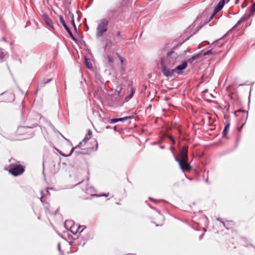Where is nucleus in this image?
Here are the masks:
<instances>
[{
	"label": "nucleus",
	"instance_id": "1",
	"mask_svg": "<svg viewBox=\"0 0 255 255\" xmlns=\"http://www.w3.org/2000/svg\"><path fill=\"white\" fill-rule=\"evenodd\" d=\"M170 43H166L164 45L162 50L166 52V55L160 58V62L167 64L169 67H173L179 60L180 56L185 54L187 50H185L183 52H179L178 50L179 46H176L168 51L170 48Z\"/></svg>",
	"mask_w": 255,
	"mask_h": 255
},
{
	"label": "nucleus",
	"instance_id": "2",
	"mask_svg": "<svg viewBox=\"0 0 255 255\" xmlns=\"http://www.w3.org/2000/svg\"><path fill=\"white\" fill-rule=\"evenodd\" d=\"M116 92L117 93V95L116 94L111 97V102L110 106L114 108H117L123 106L125 102V100H128L131 98L133 94V91L132 90L130 94L125 97L123 96V93L122 88H120L119 90L116 89Z\"/></svg>",
	"mask_w": 255,
	"mask_h": 255
},
{
	"label": "nucleus",
	"instance_id": "3",
	"mask_svg": "<svg viewBox=\"0 0 255 255\" xmlns=\"http://www.w3.org/2000/svg\"><path fill=\"white\" fill-rule=\"evenodd\" d=\"M4 170L14 177H17L21 175L25 171V167L19 163H12L9 164Z\"/></svg>",
	"mask_w": 255,
	"mask_h": 255
},
{
	"label": "nucleus",
	"instance_id": "4",
	"mask_svg": "<svg viewBox=\"0 0 255 255\" xmlns=\"http://www.w3.org/2000/svg\"><path fill=\"white\" fill-rule=\"evenodd\" d=\"M109 21L106 18L101 19L98 23L96 28V36L100 37L103 36L104 33L108 29Z\"/></svg>",
	"mask_w": 255,
	"mask_h": 255
},
{
	"label": "nucleus",
	"instance_id": "5",
	"mask_svg": "<svg viewBox=\"0 0 255 255\" xmlns=\"http://www.w3.org/2000/svg\"><path fill=\"white\" fill-rule=\"evenodd\" d=\"M40 118V114L39 113H28L26 119V123L27 128H32L36 126L38 123V118Z\"/></svg>",
	"mask_w": 255,
	"mask_h": 255
},
{
	"label": "nucleus",
	"instance_id": "6",
	"mask_svg": "<svg viewBox=\"0 0 255 255\" xmlns=\"http://www.w3.org/2000/svg\"><path fill=\"white\" fill-rule=\"evenodd\" d=\"M162 74L166 77H171L174 73V69H171L172 67H169L167 64L160 62Z\"/></svg>",
	"mask_w": 255,
	"mask_h": 255
},
{
	"label": "nucleus",
	"instance_id": "7",
	"mask_svg": "<svg viewBox=\"0 0 255 255\" xmlns=\"http://www.w3.org/2000/svg\"><path fill=\"white\" fill-rule=\"evenodd\" d=\"M188 149L187 146H183L179 151L178 156L180 158L182 159L183 162H187L188 160Z\"/></svg>",
	"mask_w": 255,
	"mask_h": 255
},
{
	"label": "nucleus",
	"instance_id": "8",
	"mask_svg": "<svg viewBox=\"0 0 255 255\" xmlns=\"http://www.w3.org/2000/svg\"><path fill=\"white\" fill-rule=\"evenodd\" d=\"M59 21L62 23V25L63 26L64 29L66 30V31L69 34L70 37L74 41H76V38L73 35L72 31L70 29V28L68 27V26L67 25L63 17L62 16L60 15L59 16Z\"/></svg>",
	"mask_w": 255,
	"mask_h": 255
},
{
	"label": "nucleus",
	"instance_id": "9",
	"mask_svg": "<svg viewBox=\"0 0 255 255\" xmlns=\"http://www.w3.org/2000/svg\"><path fill=\"white\" fill-rule=\"evenodd\" d=\"M187 66V62L184 61L181 64L177 66L174 69V72L178 75H181L183 73V70L185 69Z\"/></svg>",
	"mask_w": 255,
	"mask_h": 255
},
{
	"label": "nucleus",
	"instance_id": "10",
	"mask_svg": "<svg viewBox=\"0 0 255 255\" xmlns=\"http://www.w3.org/2000/svg\"><path fill=\"white\" fill-rule=\"evenodd\" d=\"M49 189H52V188H47L44 190H41V198L40 200L42 203H43V200H44L47 197L50 195Z\"/></svg>",
	"mask_w": 255,
	"mask_h": 255
},
{
	"label": "nucleus",
	"instance_id": "11",
	"mask_svg": "<svg viewBox=\"0 0 255 255\" xmlns=\"http://www.w3.org/2000/svg\"><path fill=\"white\" fill-rule=\"evenodd\" d=\"M42 17L46 24L50 27L54 29L53 22L48 15L47 14H43L42 15Z\"/></svg>",
	"mask_w": 255,
	"mask_h": 255
},
{
	"label": "nucleus",
	"instance_id": "12",
	"mask_svg": "<svg viewBox=\"0 0 255 255\" xmlns=\"http://www.w3.org/2000/svg\"><path fill=\"white\" fill-rule=\"evenodd\" d=\"M180 168L182 170V171H189L192 169L191 165L188 162V160L187 161V162H183L182 163V166H180Z\"/></svg>",
	"mask_w": 255,
	"mask_h": 255
},
{
	"label": "nucleus",
	"instance_id": "13",
	"mask_svg": "<svg viewBox=\"0 0 255 255\" xmlns=\"http://www.w3.org/2000/svg\"><path fill=\"white\" fill-rule=\"evenodd\" d=\"M89 239L90 238L89 237L81 238L80 237H78L77 239H75L74 240L76 241L78 245H81L83 247L85 245L87 240Z\"/></svg>",
	"mask_w": 255,
	"mask_h": 255
},
{
	"label": "nucleus",
	"instance_id": "14",
	"mask_svg": "<svg viewBox=\"0 0 255 255\" xmlns=\"http://www.w3.org/2000/svg\"><path fill=\"white\" fill-rule=\"evenodd\" d=\"M80 147H79V145H76L75 147L71 148V153H72L73 152H75L78 154H87V152H85L83 149H80Z\"/></svg>",
	"mask_w": 255,
	"mask_h": 255
},
{
	"label": "nucleus",
	"instance_id": "15",
	"mask_svg": "<svg viewBox=\"0 0 255 255\" xmlns=\"http://www.w3.org/2000/svg\"><path fill=\"white\" fill-rule=\"evenodd\" d=\"M82 190L84 192H87V193H93L95 192V190L94 188V187L92 186H89L88 184H87V186L85 188H82Z\"/></svg>",
	"mask_w": 255,
	"mask_h": 255
},
{
	"label": "nucleus",
	"instance_id": "16",
	"mask_svg": "<svg viewBox=\"0 0 255 255\" xmlns=\"http://www.w3.org/2000/svg\"><path fill=\"white\" fill-rule=\"evenodd\" d=\"M230 126V124L228 123L226 124L224 128L223 132H222V137L224 138H228L227 136V133L229 131V128Z\"/></svg>",
	"mask_w": 255,
	"mask_h": 255
},
{
	"label": "nucleus",
	"instance_id": "17",
	"mask_svg": "<svg viewBox=\"0 0 255 255\" xmlns=\"http://www.w3.org/2000/svg\"><path fill=\"white\" fill-rule=\"evenodd\" d=\"M217 220L220 221L222 224L224 226V227L226 228V229L227 230H229L230 228L228 227V226L230 225H233L234 224V222L233 221H227L226 223L223 222V221H222L219 218H218L217 219Z\"/></svg>",
	"mask_w": 255,
	"mask_h": 255
},
{
	"label": "nucleus",
	"instance_id": "18",
	"mask_svg": "<svg viewBox=\"0 0 255 255\" xmlns=\"http://www.w3.org/2000/svg\"><path fill=\"white\" fill-rule=\"evenodd\" d=\"M221 10V9H220V8H219L218 6H216L215 7V8H214V12L210 14V15L209 16V18L207 22H209L214 17V16L215 15V14L216 13H217Z\"/></svg>",
	"mask_w": 255,
	"mask_h": 255
},
{
	"label": "nucleus",
	"instance_id": "19",
	"mask_svg": "<svg viewBox=\"0 0 255 255\" xmlns=\"http://www.w3.org/2000/svg\"><path fill=\"white\" fill-rule=\"evenodd\" d=\"M84 63L87 68L89 69H91L93 68V65L91 63L90 59L86 56L84 58Z\"/></svg>",
	"mask_w": 255,
	"mask_h": 255
},
{
	"label": "nucleus",
	"instance_id": "20",
	"mask_svg": "<svg viewBox=\"0 0 255 255\" xmlns=\"http://www.w3.org/2000/svg\"><path fill=\"white\" fill-rule=\"evenodd\" d=\"M7 58L6 53L3 51V49H0V62L5 60Z\"/></svg>",
	"mask_w": 255,
	"mask_h": 255
},
{
	"label": "nucleus",
	"instance_id": "21",
	"mask_svg": "<svg viewBox=\"0 0 255 255\" xmlns=\"http://www.w3.org/2000/svg\"><path fill=\"white\" fill-rule=\"evenodd\" d=\"M50 122V121L47 120L44 117H42L40 114V118H38V123L40 124V127L42 126V124H45L48 125V123Z\"/></svg>",
	"mask_w": 255,
	"mask_h": 255
},
{
	"label": "nucleus",
	"instance_id": "22",
	"mask_svg": "<svg viewBox=\"0 0 255 255\" xmlns=\"http://www.w3.org/2000/svg\"><path fill=\"white\" fill-rule=\"evenodd\" d=\"M102 93V87L98 88L97 90H95L94 93V96L97 99H99L101 98V95Z\"/></svg>",
	"mask_w": 255,
	"mask_h": 255
},
{
	"label": "nucleus",
	"instance_id": "23",
	"mask_svg": "<svg viewBox=\"0 0 255 255\" xmlns=\"http://www.w3.org/2000/svg\"><path fill=\"white\" fill-rule=\"evenodd\" d=\"M205 113L207 114V115L202 119L201 121L203 122V124H204L206 123V122L208 121V122H209V124L211 125L210 120H211V118L210 116H209V115L211 113Z\"/></svg>",
	"mask_w": 255,
	"mask_h": 255
},
{
	"label": "nucleus",
	"instance_id": "24",
	"mask_svg": "<svg viewBox=\"0 0 255 255\" xmlns=\"http://www.w3.org/2000/svg\"><path fill=\"white\" fill-rule=\"evenodd\" d=\"M133 118H134V117L133 116H126V117H125L123 118H118V122H121L124 123V122H126V121H127L128 120L133 119Z\"/></svg>",
	"mask_w": 255,
	"mask_h": 255
},
{
	"label": "nucleus",
	"instance_id": "25",
	"mask_svg": "<svg viewBox=\"0 0 255 255\" xmlns=\"http://www.w3.org/2000/svg\"><path fill=\"white\" fill-rule=\"evenodd\" d=\"M211 13L210 8H206L202 13L201 17V18H204L205 17H208L209 14Z\"/></svg>",
	"mask_w": 255,
	"mask_h": 255
},
{
	"label": "nucleus",
	"instance_id": "26",
	"mask_svg": "<svg viewBox=\"0 0 255 255\" xmlns=\"http://www.w3.org/2000/svg\"><path fill=\"white\" fill-rule=\"evenodd\" d=\"M52 79L50 78V79L47 80V81H40V82H39V83L38 84V87H39V88L43 87L44 86V85L45 84H48L50 82H51L52 81Z\"/></svg>",
	"mask_w": 255,
	"mask_h": 255
},
{
	"label": "nucleus",
	"instance_id": "27",
	"mask_svg": "<svg viewBox=\"0 0 255 255\" xmlns=\"http://www.w3.org/2000/svg\"><path fill=\"white\" fill-rule=\"evenodd\" d=\"M247 18V16L246 15H244L243 16L241 19L238 21V22L236 23V24H235L233 27L232 28V29H234L235 28V27H236L237 26L239 25L240 24H241V23H242L244 21H245L246 19Z\"/></svg>",
	"mask_w": 255,
	"mask_h": 255
},
{
	"label": "nucleus",
	"instance_id": "28",
	"mask_svg": "<svg viewBox=\"0 0 255 255\" xmlns=\"http://www.w3.org/2000/svg\"><path fill=\"white\" fill-rule=\"evenodd\" d=\"M200 55L199 54L193 55L191 58L188 59V62H189L190 63H192L194 61L200 57Z\"/></svg>",
	"mask_w": 255,
	"mask_h": 255
},
{
	"label": "nucleus",
	"instance_id": "29",
	"mask_svg": "<svg viewBox=\"0 0 255 255\" xmlns=\"http://www.w3.org/2000/svg\"><path fill=\"white\" fill-rule=\"evenodd\" d=\"M225 3V0H221L217 4V6L222 9L223 8Z\"/></svg>",
	"mask_w": 255,
	"mask_h": 255
},
{
	"label": "nucleus",
	"instance_id": "30",
	"mask_svg": "<svg viewBox=\"0 0 255 255\" xmlns=\"http://www.w3.org/2000/svg\"><path fill=\"white\" fill-rule=\"evenodd\" d=\"M85 229H86L85 226H79V227L77 229L76 233H79V234H80L82 232H83V231Z\"/></svg>",
	"mask_w": 255,
	"mask_h": 255
},
{
	"label": "nucleus",
	"instance_id": "31",
	"mask_svg": "<svg viewBox=\"0 0 255 255\" xmlns=\"http://www.w3.org/2000/svg\"><path fill=\"white\" fill-rule=\"evenodd\" d=\"M174 159L176 161H177L178 163L179 166H182V163L183 162L182 159H181V158H179L178 157H177V156H176L175 155H174Z\"/></svg>",
	"mask_w": 255,
	"mask_h": 255
},
{
	"label": "nucleus",
	"instance_id": "32",
	"mask_svg": "<svg viewBox=\"0 0 255 255\" xmlns=\"http://www.w3.org/2000/svg\"><path fill=\"white\" fill-rule=\"evenodd\" d=\"M231 105L229 102H225V105L224 106V108H222V109L226 110V111H228L230 109Z\"/></svg>",
	"mask_w": 255,
	"mask_h": 255
},
{
	"label": "nucleus",
	"instance_id": "33",
	"mask_svg": "<svg viewBox=\"0 0 255 255\" xmlns=\"http://www.w3.org/2000/svg\"><path fill=\"white\" fill-rule=\"evenodd\" d=\"M118 122V118H113L108 121V123L110 124H115Z\"/></svg>",
	"mask_w": 255,
	"mask_h": 255
},
{
	"label": "nucleus",
	"instance_id": "34",
	"mask_svg": "<svg viewBox=\"0 0 255 255\" xmlns=\"http://www.w3.org/2000/svg\"><path fill=\"white\" fill-rule=\"evenodd\" d=\"M71 23H72V25H73L75 30L76 31H77V28H76V24H75V22H74V16H73V14L72 15Z\"/></svg>",
	"mask_w": 255,
	"mask_h": 255
},
{
	"label": "nucleus",
	"instance_id": "35",
	"mask_svg": "<svg viewBox=\"0 0 255 255\" xmlns=\"http://www.w3.org/2000/svg\"><path fill=\"white\" fill-rule=\"evenodd\" d=\"M108 194H106V193H104V194H101V195L91 194V196L92 197H101V196L108 197Z\"/></svg>",
	"mask_w": 255,
	"mask_h": 255
},
{
	"label": "nucleus",
	"instance_id": "36",
	"mask_svg": "<svg viewBox=\"0 0 255 255\" xmlns=\"http://www.w3.org/2000/svg\"><path fill=\"white\" fill-rule=\"evenodd\" d=\"M48 126H49L54 132L56 131V129L55 128V127L51 124V122L48 123Z\"/></svg>",
	"mask_w": 255,
	"mask_h": 255
},
{
	"label": "nucleus",
	"instance_id": "37",
	"mask_svg": "<svg viewBox=\"0 0 255 255\" xmlns=\"http://www.w3.org/2000/svg\"><path fill=\"white\" fill-rule=\"evenodd\" d=\"M48 126H49L54 132L56 131V129L55 128V127L51 124V122L48 123Z\"/></svg>",
	"mask_w": 255,
	"mask_h": 255
},
{
	"label": "nucleus",
	"instance_id": "38",
	"mask_svg": "<svg viewBox=\"0 0 255 255\" xmlns=\"http://www.w3.org/2000/svg\"><path fill=\"white\" fill-rule=\"evenodd\" d=\"M212 54H213V52H212V50H208L207 51L203 53V55L204 56H207V55H209Z\"/></svg>",
	"mask_w": 255,
	"mask_h": 255
},
{
	"label": "nucleus",
	"instance_id": "39",
	"mask_svg": "<svg viewBox=\"0 0 255 255\" xmlns=\"http://www.w3.org/2000/svg\"><path fill=\"white\" fill-rule=\"evenodd\" d=\"M250 10L252 12L255 11V2L251 5Z\"/></svg>",
	"mask_w": 255,
	"mask_h": 255
},
{
	"label": "nucleus",
	"instance_id": "40",
	"mask_svg": "<svg viewBox=\"0 0 255 255\" xmlns=\"http://www.w3.org/2000/svg\"><path fill=\"white\" fill-rule=\"evenodd\" d=\"M91 137H88V135H86L84 139L82 140L83 142H84V144L86 143V142Z\"/></svg>",
	"mask_w": 255,
	"mask_h": 255
},
{
	"label": "nucleus",
	"instance_id": "41",
	"mask_svg": "<svg viewBox=\"0 0 255 255\" xmlns=\"http://www.w3.org/2000/svg\"><path fill=\"white\" fill-rule=\"evenodd\" d=\"M108 60L110 63H113L114 62V59L110 56H107Z\"/></svg>",
	"mask_w": 255,
	"mask_h": 255
},
{
	"label": "nucleus",
	"instance_id": "42",
	"mask_svg": "<svg viewBox=\"0 0 255 255\" xmlns=\"http://www.w3.org/2000/svg\"><path fill=\"white\" fill-rule=\"evenodd\" d=\"M72 153H71V150L70 151V152L69 153V154L68 155H66L64 153H63L62 152H60V154L62 156H64V157H69L70 156H71L72 155Z\"/></svg>",
	"mask_w": 255,
	"mask_h": 255
},
{
	"label": "nucleus",
	"instance_id": "43",
	"mask_svg": "<svg viewBox=\"0 0 255 255\" xmlns=\"http://www.w3.org/2000/svg\"><path fill=\"white\" fill-rule=\"evenodd\" d=\"M115 10H109L108 11V14L109 15H114L115 13Z\"/></svg>",
	"mask_w": 255,
	"mask_h": 255
},
{
	"label": "nucleus",
	"instance_id": "44",
	"mask_svg": "<svg viewBox=\"0 0 255 255\" xmlns=\"http://www.w3.org/2000/svg\"><path fill=\"white\" fill-rule=\"evenodd\" d=\"M43 206L46 209H47L49 207V204L47 203H44V200H43V203H42Z\"/></svg>",
	"mask_w": 255,
	"mask_h": 255
},
{
	"label": "nucleus",
	"instance_id": "45",
	"mask_svg": "<svg viewBox=\"0 0 255 255\" xmlns=\"http://www.w3.org/2000/svg\"><path fill=\"white\" fill-rule=\"evenodd\" d=\"M92 131L90 129H88V134L87 135H88V137H90L91 135H92Z\"/></svg>",
	"mask_w": 255,
	"mask_h": 255
},
{
	"label": "nucleus",
	"instance_id": "46",
	"mask_svg": "<svg viewBox=\"0 0 255 255\" xmlns=\"http://www.w3.org/2000/svg\"><path fill=\"white\" fill-rule=\"evenodd\" d=\"M58 251L59 252H61L62 253V255H64V253L61 251V247H60V243H59L58 245Z\"/></svg>",
	"mask_w": 255,
	"mask_h": 255
},
{
	"label": "nucleus",
	"instance_id": "47",
	"mask_svg": "<svg viewBox=\"0 0 255 255\" xmlns=\"http://www.w3.org/2000/svg\"><path fill=\"white\" fill-rule=\"evenodd\" d=\"M149 199L151 201H152V202H154V203H156L157 202L155 199H154L153 198H151V197H149Z\"/></svg>",
	"mask_w": 255,
	"mask_h": 255
},
{
	"label": "nucleus",
	"instance_id": "48",
	"mask_svg": "<svg viewBox=\"0 0 255 255\" xmlns=\"http://www.w3.org/2000/svg\"><path fill=\"white\" fill-rule=\"evenodd\" d=\"M67 223H71V224H72L71 226L73 225V222H72V221H68V220H67V221H66L65 222V226L66 225V224H67Z\"/></svg>",
	"mask_w": 255,
	"mask_h": 255
},
{
	"label": "nucleus",
	"instance_id": "49",
	"mask_svg": "<svg viewBox=\"0 0 255 255\" xmlns=\"http://www.w3.org/2000/svg\"><path fill=\"white\" fill-rule=\"evenodd\" d=\"M234 112H246V111L245 110H244L238 109V110H235Z\"/></svg>",
	"mask_w": 255,
	"mask_h": 255
},
{
	"label": "nucleus",
	"instance_id": "50",
	"mask_svg": "<svg viewBox=\"0 0 255 255\" xmlns=\"http://www.w3.org/2000/svg\"><path fill=\"white\" fill-rule=\"evenodd\" d=\"M84 181V179L82 180L80 182H78V183L74 185V186H77V185H79V184H81L82 183H83V181Z\"/></svg>",
	"mask_w": 255,
	"mask_h": 255
},
{
	"label": "nucleus",
	"instance_id": "51",
	"mask_svg": "<svg viewBox=\"0 0 255 255\" xmlns=\"http://www.w3.org/2000/svg\"><path fill=\"white\" fill-rule=\"evenodd\" d=\"M113 129H114V130L115 131H116V132H118V131H119L117 130V126H114V127H113Z\"/></svg>",
	"mask_w": 255,
	"mask_h": 255
},
{
	"label": "nucleus",
	"instance_id": "52",
	"mask_svg": "<svg viewBox=\"0 0 255 255\" xmlns=\"http://www.w3.org/2000/svg\"><path fill=\"white\" fill-rule=\"evenodd\" d=\"M9 97L11 98V99L12 100H13V97H14V95H13L12 94L10 93V94H9Z\"/></svg>",
	"mask_w": 255,
	"mask_h": 255
},
{
	"label": "nucleus",
	"instance_id": "53",
	"mask_svg": "<svg viewBox=\"0 0 255 255\" xmlns=\"http://www.w3.org/2000/svg\"><path fill=\"white\" fill-rule=\"evenodd\" d=\"M245 125V123H244L242 125V126H241V127H240V128L238 129L239 131H241V130L242 128H243V127L244 126V125Z\"/></svg>",
	"mask_w": 255,
	"mask_h": 255
},
{
	"label": "nucleus",
	"instance_id": "54",
	"mask_svg": "<svg viewBox=\"0 0 255 255\" xmlns=\"http://www.w3.org/2000/svg\"><path fill=\"white\" fill-rule=\"evenodd\" d=\"M83 144H84V142H83V141H81L79 143V144L78 145H79V146H80V145H83ZM79 147H80V146H79Z\"/></svg>",
	"mask_w": 255,
	"mask_h": 255
},
{
	"label": "nucleus",
	"instance_id": "55",
	"mask_svg": "<svg viewBox=\"0 0 255 255\" xmlns=\"http://www.w3.org/2000/svg\"><path fill=\"white\" fill-rule=\"evenodd\" d=\"M170 140H171L172 141H173L174 143H175V140H174V138H173V137L171 136V137H170Z\"/></svg>",
	"mask_w": 255,
	"mask_h": 255
},
{
	"label": "nucleus",
	"instance_id": "56",
	"mask_svg": "<svg viewBox=\"0 0 255 255\" xmlns=\"http://www.w3.org/2000/svg\"><path fill=\"white\" fill-rule=\"evenodd\" d=\"M122 36V34L120 31H118L117 32V36Z\"/></svg>",
	"mask_w": 255,
	"mask_h": 255
},
{
	"label": "nucleus",
	"instance_id": "57",
	"mask_svg": "<svg viewBox=\"0 0 255 255\" xmlns=\"http://www.w3.org/2000/svg\"><path fill=\"white\" fill-rule=\"evenodd\" d=\"M203 236H204V234H202V235L199 237V240H201L202 239V238H203Z\"/></svg>",
	"mask_w": 255,
	"mask_h": 255
},
{
	"label": "nucleus",
	"instance_id": "58",
	"mask_svg": "<svg viewBox=\"0 0 255 255\" xmlns=\"http://www.w3.org/2000/svg\"><path fill=\"white\" fill-rule=\"evenodd\" d=\"M106 129H111V128H112V127L110 126H107L106 127Z\"/></svg>",
	"mask_w": 255,
	"mask_h": 255
},
{
	"label": "nucleus",
	"instance_id": "59",
	"mask_svg": "<svg viewBox=\"0 0 255 255\" xmlns=\"http://www.w3.org/2000/svg\"><path fill=\"white\" fill-rule=\"evenodd\" d=\"M95 141L96 142V147L95 150H97L98 149V142L96 140H95Z\"/></svg>",
	"mask_w": 255,
	"mask_h": 255
},
{
	"label": "nucleus",
	"instance_id": "60",
	"mask_svg": "<svg viewBox=\"0 0 255 255\" xmlns=\"http://www.w3.org/2000/svg\"><path fill=\"white\" fill-rule=\"evenodd\" d=\"M244 113L245 114V113ZM246 120H247V119H248V114H249V113H248V112H247V113H246Z\"/></svg>",
	"mask_w": 255,
	"mask_h": 255
},
{
	"label": "nucleus",
	"instance_id": "61",
	"mask_svg": "<svg viewBox=\"0 0 255 255\" xmlns=\"http://www.w3.org/2000/svg\"><path fill=\"white\" fill-rule=\"evenodd\" d=\"M159 147L161 148V149H164L165 147L163 145H160Z\"/></svg>",
	"mask_w": 255,
	"mask_h": 255
},
{
	"label": "nucleus",
	"instance_id": "62",
	"mask_svg": "<svg viewBox=\"0 0 255 255\" xmlns=\"http://www.w3.org/2000/svg\"><path fill=\"white\" fill-rule=\"evenodd\" d=\"M12 160L15 161V159L13 158H11L10 159H9L8 161L11 162Z\"/></svg>",
	"mask_w": 255,
	"mask_h": 255
},
{
	"label": "nucleus",
	"instance_id": "63",
	"mask_svg": "<svg viewBox=\"0 0 255 255\" xmlns=\"http://www.w3.org/2000/svg\"><path fill=\"white\" fill-rule=\"evenodd\" d=\"M234 113V114L235 117H237L238 116L237 113L235 112V113Z\"/></svg>",
	"mask_w": 255,
	"mask_h": 255
},
{
	"label": "nucleus",
	"instance_id": "64",
	"mask_svg": "<svg viewBox=\"0 0 255 255\" xmlns=\"http://www.w3.org/2000/svg\"><path fill=\"white\" fill-rule=\"evenodd\" d=\"M127 255H135L133 254H128Z\"/></svg>",
	"mask_w": 255,
	"mask_h": 255
}]
</instances>
